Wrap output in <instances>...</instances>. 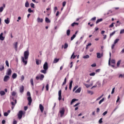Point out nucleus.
Returning <instances> with one entry per match:
<instances>
[{"mask_svg":"<svg viewBox=\"0 0 124 124\" xmlns=\"http://www.w3.org/2000/svg\"><path fill=\"white\" fill-rule=\"evenodd\" d=\"M24 57H22V61L23 63H25V65H27V63H28V61H25V60H28L29 59V56H30V52L29 50L25 51L24 53Z\"/></svg>","mask_w":124,"mask_h":124,"instance_id":"1","label":"nucleus"},{"mask_svg":"<svg viewBox=\"0 0 124 124\" xmlns=\"http://www.w3.org/2000/svg\"><path fill=\"white\" fill-rule=\"evenodd\" d=\"M27 95L28 96L27 98V100L28 101V105L31 106V102H32V99H31V93H30V92H28Z\"/></svg>","mask_w":124,"mask_h":124,"instance_id":"2","label":"nucleus"},{"mask_svg":"<svg viewBox=\"0 0 124 124\" xmlns=\"http://www.w3.org/2000/svg\"><path fill=\"white\" fill-rule=\"evenodd\" d=\"M43 79H44V75L41 74L40 76H37L36 77V79L37 80H40V81H43Z\"/></svg>","mask_w":124,"mask_h":124,"instance_id":"3","label":"nucleus"},{"mask_svg":"<svg viewBox=\"0 0 124 124\" xmlns=\"http://www.w3.org/2000/svg\"><path fill=\"white\" fill-rule=\"evenodd\" d=\"M64 112H65V109H64V108H61V109H60V113L61 115L60 116L61 117V118L62 117V116L64 115Z\"/></svg>","mask_w":124,"mask_h":124,"instance_id":"4","label":"nucleus"},{"mask_svg":"<svg viewBox=\"0 0 124 124\" xmlns=\"http://www.w3.org/2000/svg\"><path fill=\"white\" fill-rule=\"evenodd\" d=\"M18 118L19 120H21L22 119V117L23 116V111L20 110L18 113Z\"/></svg>","mask_w":124,"mask_h":124,"instance_id":"5","label":"nucleus"},{"mask_svg":"<svg viewBox=\"0 0 124 124\" xmlns=\"http://www.w3.org/2000/svg\"><path fill=\"white\" fill-rule=\"evenodd\" d=\"M12 73V70H11V69H8L6 72V74L8 76H10V75H11Z\"/></svg>","mask_w":124,"mask_h":124,"instance_id":"6","label":"nucleus"},{"mask_svg":"<svg viewBox=\"0 0 124 124\" xmlns=\"http://www.w3.org/2000/svg\"><path fill=\"white\" fill-rule=\"evenodd\" d=\"M48 62H45L43 65V69L48 70Z\"/></svg>","mask_w":124,"mask_h":124,"instance_id":"7","label":"nucleus"},{"mask_svg":"<svg viewBox=\"0 0 124 124\" xmlns=\"http://www.w3.org/2000/svg\"><path fill=\"white\" fill-rule=\"evenodd\" d=\"M9 79H10V77L9 76L6 75L4 77L3 81L4 82H7Z\"/></svg>","mask_w":124,"mask_h":124,"instance_id":"8","label":"nucleus"},{"mask_svg":"<svg viewBox=\"0 0 124 124\" xmlns=\"http://www.w3.org/2000/svg\"><path fill=\"white\" fill-rule=\"evenodd\" d=\"M39 109L41 113H43V111H44V107H43V106L41 104L39 105Z\"/></svg>","mask_w":124,"mask_h":124,"instance_id":"9","label":"nucleus"},{"mask_svg":"<svg viewBox=\"0 0 124 124\" xmlns=\"http://www.w3.org/2000/svg\"><path fill=\"white\" fill-rule=\"evenodd\" d=\"M59 98L58 99L59 101L62 100V90H60L58 92Z\"/></svg>","mask_w":124,"mask_h":124,"instance_id":"10","label":"nucleus"},{"mask_svg":"<svg viewBox=\"0 0 124 124\" xmlns=\"http://www.w3.org/2000/svg\"><path fill=\"white\" fill-rule=\"evenodd\" d=\"M3 33L1 32L0 34V40H1L2 41L4 40V38H5V37H3Z\"/></svg>","mask_w":124,"mask_h":124,"instance_id":"11","label":"nucleus"},{"mask_svg":"<svg viewBox=\"0 0 124 124\" xmlns=\"http://www.w3.org/2000/svg\"><path fill=\"white\" fill-rule=\"evenodd\" d=\"M14 46H15V49L16 51H18V42H16L14 44Z\"/></svg>","mask_w":124,"mask_h":124,"instance_id":"12","label":"nucleus"},{"mask_svg":"<svg viewBox=\"0 0 124 124\" xmlns=\"http://www.w3.org/2000/svg\"><path fill=\"white\" fill-rule=\"evenodd\" d=\"M37 21L38 23H43V19L42 18H40V17L37 18Z\"/></svg>","mask_w":124,"mask_h":124,"instance_id":"13","label":"nucleus"},{"mask_svg":"<svg viewBox=\"0 0 124 124\" xmlns=\"http://www.w3.org/2000/svg\"><path fill=\"white\" fill-rule=\"evenodd\" d=\"M102 56V54H100V53H97V58H98V59H100V58H101Z\"/></svg>","mask_w":124,"mask_h":124,"instance_id":"14","label":"nucleus"},{"mask_svg":"<svg viewBox=\"0 0 124 124\" xmlns=\"http://www.w3.org/2000/svg\"><path fill=\"white\" fill-rule=\"evenodd\" d=\"M81 93V88H78L76 91L75 93Z\"/></svg>","mask_w":124,"mask_h":124,"instance_id":"15","label":"nucleus"},{"mask_svg":"<svg viewBox=\"0 0 124 124\" xmlns=\"http://www.w3.org/2000/svg\"><path fill=\"white\" fill-rule=\"evenodd\" d=\"M73 83V81L71 80L69 83V90H71L72 89V83Z\"/></svg>","mask_w":124,"mask_h":124,"instance_id":"16","label":"nucleus"},{"mask_svg":"<svg viewBox=\"0 0 124 124\" xmlns=\"http://www.w3.org/2000/svg\"><path fill=\"white\" fill-rule=\"evenodd\" d=\"M41 63V61L38 60V59H36V64L37 65H39V63Z\"/></svg>","mask_w":124,"mask_h":124,"instance_id":"17","label":"nucleus"},{"mask_svg":"<svg viewBox=\"0 0 124 124\" xmlns=\"http://www.w3.org/2000/svg\"><path fill=\"white\" fill-rule=\"evenodd\" d=\"M20 93H23L24 92V86H22L19 88Z\"/></svg>","mask_w":124,"mask_h":124,"instance_id":"18","label":"nucleus"},{"mask_svg":"<svg viewBox=\"0 0 124 124\" xmlns=\"http://www.w3.org/2000/svg\"><path fill=\"white\" fill-rule=\"evenodd\" d=\"M25 7H30V3H29L28 1H26L25 4Z\"/></svg>","mask_w":124,"mask_h":124,"instance_id":"19","label":"nucleus"},{"mask_svg":"<svg viewBox=\"0 0 124 124\" xmlns=\"http://www.w3.org/2000/svg\"><path fill=\"white\" fill-rule=\"evenodd\" d=\"M12 78L13 79H16L17 78V74L16 73H14L12 75Z\"/></svg>","mask_w":124,"mask_h":124,"instance_id":"20","label":"nucleus"},{"mask_svg":"<svg viewBox=\"0 0 124 124\" xmlns=\"http://www.w3.org/2000/svg\"><path fill=\"white\" fill-rule=\"evenodd\" d=\"M17 103V100L16 99L15 100V103L14 102H11V104L12 105V106H15V104Z\"/></svg>","mask_w":124,"mask_h":124,"instance_id":"21","label":"nucleus"},{"mask_svg":"<svg viewBox=\"0 0 124 124\" xmlns=\"http://www.w3.org/2000/svg\"><path fill=\"white\" fill-rule=\"evenodd\" d=\"M103 19L102 18L98 19L96 21V24H98V23H100V22H102Z\"/></svg>","mask_w":124,"mask_h":124,"instance_id":"22","label":"nucleus"},{"mask_svg":"<svg viewBox=\"0 0 124 124\" xmlns=\"http://www.w3.org/2000/svg\"><path fill=\"white\" fill-rule=\"evenodd\" d=\"M41 73H44V74H46V73H47V70L46 69L42 70H41Z\"/></svg>","mask_w":124,"mask_h":124,"instance_id":"23","label":"nucleus"},{"mask_svg":"<svg viewBox=\"0 0 124 124\" xmlns=\"http://www.w3.org/2000/svg\"><path fill=\"white\" fill-rule=\"evenodd\" d=\"M78 25H79L78 23L77 22H74L71 24V26L72 27H74V26H78Z\"/></svg>","mask_w":124,"mask_h":124,"instance_id":"24","label":"nucleus"},{"mask_svg":"<svg viewBox=\"0 0 124 124\" xmlns=\"http://www.w3.org/2000/svg\"><path fill=\"white\" fill-rule=\"evenodd\" d=\"M45 21L46 23H51V20H50L48 17H46Z\"/></svg>","mask_w":124,"mask_h":124,"instance_id":"25","label":"nucleus"},{"mask_svg":"<svg viewBox=\"0 0 124 124\" xmlns=\"http://www.w3.org/2000/svg\"><path fill=\"white\" fill-rule=\"evenodd\" d=\"M30 82H31V84L32 87H33V86H34V85L33 84V78L31 79Z\"/></svg>","mask_w":124,"mask_h":124,"instance_id":"26","label":"nucleus"},{"mask_svg":"<svg viewBox=\"0 0 124 124\" xmlns=\"http://www.w3.org/2000/svg\"><path fill=\"white\" fill-rule=\"evenodd\" d=\"M4 22H5V23L6 24H7V25H8V24H9V23H10L9 18H7V19H5V20H4Z\"/></svg>","mask_w":124,"mask_h":124,"instance_id":"27","label":"nucleus"},{"mask_svg":"<svg viewBox=\"0 0 124 124\" xmlns=\"http://www.w3.org/2000/svg\"><path fill=\"white\" fill-rule=\"evenodd\" d=\"M60 61V59H55L54 60L53 62L54 63H57Z\"/></svg>","mask_w":124,"mask_h":124,"instance_id":"28","label":"nucleus"},{"mask_svg":"<svg viewBox=\"0 0 124 124\" xmlns=\"http://www.w3.org/2000/svg\"><path fill=\"white\" fill-rule=\"evenodd\" d=\"M78 101V99H73L71 102V104H73L74 102H75V101Z\"/></svg>","mask_w":124,"mask_h":124,"instance_id":"29","label":"nucleus"},{"mask_svg":"<svg viewBox=\"0 0 124 124\" xmlns=\"http://www.w3.org/2000/svg\"><path fill=\"white\" fill-rule=\"evenodd\" d=\"M0 94L1 96L4 95V94H5V92L3 91H1L0 92Z\"/></svg>","mask_w":124,"mask_h":124,"instance_id":"30","label":"nucleus"},{"mask_svg":"<svg viewBox=\"0 0 124 124\" xmlns=\"http://www.w3.org/2000/svg\"><path fill=\"white\" fill-rule=\"evenodd\" d=\"M4 69V66L3 65H1L0 67V71H2Z\"/></svg>","mask_w":124,"mask_h":124,"instance_id":"31","label":"nucleus"},{"mask_svg":"<svg viewBox=\"0 0 124 124\" xmlns=\"http://www.w3.org/2000/svg\"><path fill=\"white\" fill-rule=\"evenodd\" d=\"M74 54H75V52H73L71 57V59L73 58V59H74L76 58V56L74 55Z\"/></svg>","mask_w":124,"mask_h":124,"instance_id":"32","label":"nucleus"},{"mask_svg":"<svg viewBox=\"0 0 124 124\" xmlns=\"http://www.w3.org/2000/svg\"><path fill=\"white\" fill-rule=\"evenodd\" d=\"M66 33L67 35H68V36H69V35H70V30H68L66 31Z\"/></svg>","mask_w":124,"mask_h":124,"instance_id":"33","label":"nucleus"},{"mask_svg":"<svg viewBox=\"0 0 124 124\" xmlns=\"http://www.w3.org/2000/svg\"><path fill=\"white\" fill-rule=\"evenodd\" d=\"M68 47V44H67V43H65L64 46V49H66V48H67Z\"/></svg>","mask_w":124,"mask_h":124,"instance_id":"34","label":"nucleus"},{"mask_svg":"<svg viewBox=\"0 0 124 124\" xmlns=\"http://www.w3.org/2000/svg\"><path fill=\"white\" fill-rule=\"evenodd\" d=\"M75 37H76V35L75 34L73 35V36L71 37V41H72V40H73V39H74Z\"/></svg>","mask_w":124,"mask_h":124,"instance_id":"35","label":"nucleus"},{"mask_svg":"<svg viewBox=\"0 0 124 124\" xmlns=\"http://www.w3.org/2000/svg\"><path fill=\"white\" fill-rule=\"evenodd\" d=\"M66 84V78H64V81L62 83V86H63L64 85H65Z\"/></svg>","mask_w":124,"mask_h":124,"instance_id":"36","label":"nucleus"},{"mask_svg":"<svg viewBox=\"0 0 124 124\" xmlns=\"http://www.w3.org/2000/svg\"><path fill=\"white\" fill-rule=\"evenodd\" d=\"M119 41H120V39H116L115 41H114V44H117V43H118V42H119Z\"/></svg>","mask_w":124,"mask_h":124,"instance_id":"37","label":"nucleus"},{"mask_svg":"<svg viewBox=\"0 0 124 124\" xmlns=\"http://www.w3.org/2000/svg\"><path fill=\"white\" fill-rule=\"evenodd\" d=\"M119 78H123L124 79V74H120L119 76Z\"/></svg>","mask_w":124,"mask_h":124,"instance_id":"38","label":"nucleus"},{"mask_svg":"<svg viewBox=\"0 0 124 124\" xmlns=\"http://www.w3.org/2000/svg\"><path fill=\"white\" fill-rule=\"evenodd\" d=\"M89 58H90V56L89 55H86L83 57V59H89Z\"/></svg>","mask_w":124,"mask_h":124,"instance_id":"39","label":"nucleus"},{"mask_svg":"<svg viewBox=\"0 0 124 124\" xmlns=\"http://www.w3.org/2000/svg\"><path fill=\"white\" fill-rule=\"evenodd\" d=\"M121 60H119L117 63V66H118V67H119V66H120V64H121Z\"/></svg>","mask_w":124,"mask_h":124,"instance_id":"40","label":"nucleus"},{"mask_svg":"<svg viewBox=\"0 0 124 124\" xmlns=\"http://www.w3.org/2000/svg\"><path fill=\"white\" fill-rule=\"evenodd\" d=\"M28 11L29 13H31L33 12V11L32 10H31V8L28 9Z\"/></svg>","mask_w":124,"mask_h":124,"instance_id":"41","label":"nucleus"},{"mask_svg":"<svg viewBox=\"0 0 124 124\" xmlns=\"http://www.w3.org/2000/svg\"><path fill=\"white\" fill-rule=\"evenodd\" d=\"M115 33H116V31H114L113 32L111 33L110 34V37H111V36H113V35H114V34H115Z\"/></svg>","mask_w":124,"mask_h":124,"instance_id":"42","label":"nucleus"},{"mask_svg":"<svg viewBox=\"0 0 124 124\" xmlns=\"http://www.w3.org/2000/svg\"><path fill=\"white\" fill-rule=\"evenodd\" d=\"M16 92H14V91H13V92L12 93V95L13 96H15V95H16Z\"/></svg>","mask_w":124,"mask_h":124,"instance_id":"43","label":"nucleus"},{"mask_svg":"<svg viewBox=\"0 0 124 124\" xmlns=\"http://www.w3.org/2000/svg\"><path fill=\"white\" fill-rule=\"evenodd\" d=\"M6 65L8 66V67H9V63L8 62V61H6L5 62Z\"/></svg>","mask_w":124,"mask_h":124,"instance_id":"44","label":"nucleus"},{"mask_svg":"<svg viewBox=\"0 0 124 124\" xmlns=\"http://www.w3.org/2000/svg\"><path fill=\"white\" fill-rule=\"evenodd\" d=\"M78 88V85H76L73 89V92H75Z\"/></svg>","mask_w":124,"mask_h":124,"instance_id":"45","label":"nucleus"},{"mask_svg":"<svg viewBox=\"0 0 124 124\" xmlns=\"http://www.w3.org/2000/svg\"><path fill=\"white\" fill-rule=\"evenodd\" d=\"M104 101V98H103L101 100H100L99 102V104H101L102 102H103Z\"/></svg>","mask_w":124,"mask_h":124,"instance_id":"46","label":"nucleus"},{"mask_svg":"<svg viewBox=\"0 0 124 124\" xmlns=\"http://www.w3.org/2000/svg\"><path fill=\"white\" fill-rule=\"evenodd\" d=\"M46 91H49V84H47L46 86Z\"/></svg>","mask_w":124,"mask_h":124,"instance_id":"47","label":"nucleus"},{"mask_svg":"<svg viewBox=\"0 0 124 124\" xmlns=\"http://www.w3.org/2000/svg\"><path fill=\"white\" fill-rule=\"evenodd\" d=\"M31 7H32V8H34V4H33V3H31L30 4Z\"/></svg>","mask_w":124,"mask_h":124,"instance_id":"48","label":"nucleus"},{"mask_svg":"<svg viewBox=\"0 0 124 124\" xmlns=\"http://www.w3.org/2000/svg\"><path fill=\"white\" fill-rule=\"evenodd\" d=\"M66 4V1H64L62 2V7H64Z\"/></svg>","mask_w":124,"mask_h":124,"instance_id":"49","label":"nucleus"},{"mask_svg":"<svg viewBox=\"0 0 124 124\" xmlns=\"http://www.w3.org/2000/svg\"><path fill=\"white\" fill-rule=\"evenodd\" d=\"M95 75V73L93 72L90 74V76H94Z\"/></svg>","mask_w":124,"mask_h":124,"instance_id":"50","label":"nucleus"},{"mask_svg":"<svg viewBox=\"0 0 124 124\" xmlns=\"http://www.w3.org/2000/svg\"><path fill=\"white\" fill-rule=\"evenodd\" d=\"M84 86H85V87H86V88H90V87H91V85H88L87 84L84 83Z\"/></svg>","mask_w":124,"mask_h":124,"instance_id":"51","label":"nucleus"},{"mask_svg":"<svg viewBox=\"0 0 124 124\" xmlns=\"http://www.w3.org/2000/svg\"><path fill=\"white\" fill-rule=\"evenodd\" d=\"M115 24V23H111V24H110L109 26V28H113V27H114V24Z\"/></svg>","mask_w":124,"mask_h":124,"instance_id":"52","label":"nucleus"},{"mask_svg":"<svg viewBox=\"0 0 124 124\" xmlns=\"http://www.w3.org/2000/svg\"><path fill=\"white\" fill-rule=\"evenodd\" d=\"M88 93L91 94H93V91H88Z\"/></svg>","mask_w":124,"mask_h":124,"instance_id":"53","label":"nucleus"},{"mask_svg":"<svg viewBox=\"0 0 124 124\" xmlns=\"http://www.w3.org/2000/svg\"><path fill=\"white\" fill-rule=\"evenodd\" d=\"M102 96H103V95H102L101 96L98 97L97 99H96V101H97V100H99V99H101L102 98Z\"/></svg>","mask_w":124,"mask_h":124,"instance_id":"54","label":"nucleus"},{"mask_svg":"<svg viewBox=\"0 0 124 124\" xmlns=\"http://www.w3.org/2000/svg\"><path fill=\"white\" fill-rule=\"evenodd\" d=\"M120 33V34H123V33H124V29L121 30Z\"/></svg>","mask_w":124,"mask_h":124,"instance_id":"55","label":"nucleus"},{"mask_svg":"<svg viewBox=\"0 0 124 124\" xmlns=\"http://www.w3.org/2000/svg\"><path fill=\"white\" fill-rule=\"evenodd\" d=\"M91 66L92 67H95V66H96V64H95V63H94L91 65Z\"/></svg>","mask_w":124,"mask_h":124,"instance_id":"56","label":"nucleus"},{"mask_svg":"<svg viewBox=\"0 0 124 124\" xmlns=\"http://www.w3.org/2000/svg\"><path fill=\"white\" fill-rule=\"evenodd\" d=\"M116 45V44H113L111 46V49L113 50V49H114V47H115V46Z\"/></svg>","mask_w":124,"mask_h":124,"instance_id":"57","label":"nucleus"},{"mask_svg":"<svg viewBox=\"0 0 124 124\" xmlns=\"http://www.w3.org/2000/svg\"><path fill=\"white\" fill-rule=\"evenodd\" d=\"M96 20V17H94L91 19V21H95Z\"/></svg>","mask_w":124,"mask_h":124,"instance_id":"58","label":"nucleus"},{"mask_svg":"<svg viewBox=\"0 0 124 124\" xmlns=\"http://www.w3.org/2000/svg\"><path fill=\"white\" fill-rule=\"evenodd\" d=\"M3 11V7H0V12L1 13Z\"/></svg>","mask_w":124,"mask_h":124,"instance_id":"59","label":"nucleus"},{"mask_svg":"<svg viewBox=\"0 0 124 124\" xmlns=\"http://www.w3.org/2000/svg\"><path fill=\"white\" fill-rule=\"evenodd\" d=\"M107 113H108V111H105V112L103 113V116H105V115H106V114H107Z\"/></svg>","mask_w":124,"mask_h":124,"instance_id":"60","label":"nucleus"},{"mask_svg":"<svg viewBox=\"0 0 124 124\" xmlns=\"http://www.w3.org/2000/svg\"><path fill=\"white\" fill-rule=\"evenodd\" d=\"M4 116L5 117H7V116H8V113H7V112H4Z\"/></svg>","mask_w":124,"mask_h":124,"instance_id":"61","label":"nucleus"},{"mask_svg":"<svg viewBox=\"0 0 124 124\" xmlns=\"http://www.w3.org/2000/svg\"><path fill=\"white\" fill-rule=\"evenodd\" d=\"M116 61L115 60H111V63H115Z\"/></svg>","mask_w":124,"mask_h":124,"instance_id":"62","label":"nucleus"},{"mask_svg":"<svg viewBox=\"0 0 124 124\" xmlns=\"http://www.w3.org/2000/svg\"><path fill=\"white\" fill-rule=\"evenodd\" d=\"M99 124H102V118H100V119L99 120Z\"/></svg>","mask_w":124,"mask_h":124,"instance_id":"63","label":"nucleus"},{"mask_svg":"<svg viewBox=\"0 0 124 124\" xmlns=\"http://www.w3.org/2000/svg\"><path fill=\"white\" fill-rule=\"evenodd\" d=\"M13 124H17V121L14 120L13 121Z\"/></svg>","mask_w":124,"mask_h":124,"instance_id":"64","label":"nucleus"}]
</instances>
